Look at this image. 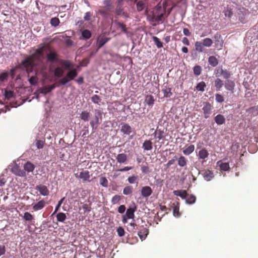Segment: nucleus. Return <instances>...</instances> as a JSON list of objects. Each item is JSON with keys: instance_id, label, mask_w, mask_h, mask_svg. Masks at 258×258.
Listing matches in <instances>:
<instances>
[{"instance_id": "1", "label": "nucleus", "mask_w": 258, "mask_h": 258, "mask_svg": "<svg viewBox=\"0 0 258 258\" xmlns=\"http://www.w3.org/2000/svg\"><path fill=\"white\" fill-rule=\"evenodd\" d=\"M43 55V47L37 49L35 52L26 57L21 62V65L25 69L27 73H32L34 68L35 60H39Z\"/></svg>"}, {"instance_id": "2", "label": "nucleus", "mask_w": 258, "mask_h": 258, "mask_svg": "<svg viewBox=\"0 0 258 258\" xmlns=\"http://www.w3.org/2000/svg\"><path fill=\"white\" fill-rule=\"evenodd\" d=\"M47 60L49 62L53 63L59 62L66 70H70L73 68L74 64L68 60H59L58 54L55 51H50L46 55Z\"/></svg>"}, {"instance_id": "3", "label": "nucleus", "mask_w": 258, "mask_h": 258, "mask_svg": "<svg viewBox=\"0 0 258 258\" xmlns=\"http://www.w3.org/2000/svg\"><path fill=\"white\" fill-rule=\"evenodd\" d=\"M165 9L161 7H156L151 14L147 16L148 20L151 22L159 23L162 22L163 20V16L165 14Z\"/></svg>"}, {"instance_id": "4", "label": "nucleus", "mask_w": 258, "mask_h": 258, "mask_svg": "<svg viewBox=\"0 0 258 258\" xmlns=\"http://www.w3.org/2000/svg\"><path fill=\"white\" fill-rule=\"evenodd\" d=\"M78 75L77 69H71L67 72L66 75L58 81V83L60 85H65L70 81L74 80Z\"/></svg>"}, {"instance_id": "5", "label": "nucleus", "mask_w": 258, "mask_h": 258, "mask_svg": "<svg viewBox=\"0 0 258 258\" xmlns=\"http://www.w3.org/2000/svg\"><path fill=\"white\" fill-rule=\"evenodd\" d=\"M213 43V41L209 38H206L202 41H197L195 43V49L199 52L204 51V47H210Z\"/></svg>"}, {"instance_id": "6", "label": "nucleus", "mask_w": 258, "mask_h": 258, "mask_svg": "<svg viewBox=\"0 0 258 258\" xmlns=\"http://www.w3.org/2000/svg\"><path fill=\"white\" fill-rule=\"evenodd\" d=\"M123 0H106L104 1V4L107 7L108 9L110 10L112 4H116V13L117 15H120L123 12V10L121 8Z\"/></svg>"}, {"instance_id": "7", "label": "nucleus", "mask_w": 258, "mask_h": 258, "mask_svg": "<svg viewBox=\"0 0 258 258\" xmlns=\"http://www.w3.org/2000/svg\"><path fill=\"white\" fill-rule=\"evenodd\" d=\"M102 113L100 110H95L94 117L90 122L93 130L97 128V125L100 123V120L102 119Z\"/></svg>"}, {"instance_id": "8", "label": "nucleus", "mask_w": 258, "mask_h": 258, "mask_svg": "<svg viewBox=\"0 0 258 258\" xmlns=\"http://www.w3.org/2000/svg\"><path fill=\"white\" fill-rule=\"evenodd\" d=\"M46 67L42 61H40L38 63L34 62V68L33 70L36 72V75L38 74H41L44 76L46 74Z\"/></svg>"}, {"instance_id": "9", "label": "nucleus", "mask_w": 258, "mask_h": 258, "mask_svg": "<svg viewBox=\"0 0 258 258\" xmlns=\"http://www.w3.org/2000/svg\"><path fill=\"white\" fill-rule=\"evenodd\" d=\"M213 109V106L209 102H204L202 110L205 118L207 119L210 117Z\"/></svg>"}, {"instance_id": "10", "label": "nucleus", "mask_w": 258, "mask_h": 258, "mask_svg": "<svg viewBox=\"0 0 258 258\" xmlns=\"http://www.w3.org/2000/svg\"><path fill=\"white\" fill-rule=\"evenodd\" d=\"M110 39V38L106 37L103 35H99L97 39V49L101 48Z\"/></svg>"}, {"instance_id": "11", "label": "nucleus", "mask_w": 258, "mask_h": 258, "mask_svg": "<svg viewBox=\"0 0 258 258\" xmlns=\"http://www.w3.org/2000/svg\"><path fill=\"white\" fill-rule=\"evenodd\" d=\"M199 160H202V163L206 162V159L209 157V153L205 148H201L198 154Z\"/></svg>"}, {"instance_id": "12", "label": "nucleus", "mask_w": 258, "mask_h": 258, "mask_svg": "<svg viewBox=\"0 0 258 258\" xmlns=\"http://www.w3.org/2000/svg\"><path fill=\"white\" fill-rule=\"evenodd\" d=\"M75 176L77 178L82 179L84 182L86 181H90L89 179L90 178V172L88 170H82L80 172L79 175L76 174Z\"/></svg>"}, {"instance_id": "13", "label": "nucleus", "mask_w": 258, "mask_h": 258, "mask_svg": "<svg viewBox=\"0 0 258 258\" xmlns=\"http://www.w3.org/2000/svg\"><path fill=\"white\" fill-rule=\"evenodd\" d=\"M113 23L115 26L116 27V29H120L121 31L125 34L128 33L126 25L124 24L119 22L117 20H115L113 22Z\"/></svg>"}, {"instance_id": "14", "label": "nucleus", "mask_w": 258, "mask_h": 258, "mask_svg": "<svg viewBox=\"0 0 258 258\" xmlns=\"http://www.w3.org/2000/svg\"><path fill=\"white\" fill-rule=\"evenodd\" d=\"M56 86H58V85L53 84L51 85L45 86L39 89L40 93L45 95L53 90Z\"/></svg>"}, {"instance_id": "15", "label": "nucleus", "mask_w": 258, "mask_h": 258, "mask_svg": "<svg viewBox=\"0 0 258 258\" xmlns=\"http://www.w3.org/2000/svg\"><path fill=\"white\" fill-rule=\"evenodd\" d=\"M11 171L16 175L21 177L26 176L25 171L23 170H21L17 165L14 166L13 167H12L11 169Z\"/></svg>"}, {"instance_id": "16", "label": "nucleus", "mask_w": 258, "mask_h": 258, "mask_svg": "<svg viewBox=\"0 0 258 258\" xmlns=\"http://www.w3.org/2000/svg\"><path fill=\"white\" fill-rule=\"evenodd\" d=\"M35 188L42 196H46L49 195V190L45 185L42 184L37 185L36 186Z\"/></svg>"}, {"instance_id": "17", "label": "nucleus", "mask_w": 258, "mask_h": 258, "mask_svg": "<svg viewBox=\"0 0 258 258\" xmlns=\"http://www.w3.org/2000/svg\"><path fill=\"white\" fill-rule=\"evenodd\" d=\"M141 192L143 197L148 198L152 195L153 191L150 186H145L142 188Z\"/></svg>"}, {"instance_id": "18", "label": "nucleus", "mask_w": 258, "mask_h": 258, "mask_svg": "<svg viewBox=\"0 0 258 258\" xmlns=\"http://www.w3.org/2000/svg\"><path fill=\"white\" fill-rule=\"evenodd\" d=\"M132 127L127 123L122 124L120 128V132L124 135H129L132 132Z\"/></svg>"}, {"instance_id": "19", "label": "nucleus", "mask_w": 258, "mask_h": 258, "mask_svg": "<svg viewBox=\"0 0 258 258\" xmlns=\"http://www.w3.org/2000/svg\"><path fill=\"white\" fill-rule=\"evenodd\" d=\"M224 85L225 88L227 90L231 92V93H233L235 86V83L233 81L231 80H227L225 82Z\"/></svg>"}, {"instance_id": "20", "label": "nucleus", "mask_w": 258, "mask_h": 258, "mask_svg": "<svg viewBox=\"0 0 258 258\" xmlns=\"http://www.w3.org/2000/svg\"><path fill=\"white\" fill-rule=\"evenodd\" d=\"M149 234V230L145 227H142L138 232V235L141 240H143L146 239L148 234Z\"/></svg>"}, {"instance_id": "21", "label": "nucleus", "mask_w": 258, "mask_h": 258, "mask_svg": "<svg viewBox=\"0 0 258 258\" xmlns=\"http://www.w3.org/2000/svg\"><path fill=\"white\" fill-rule=\"evenodd\" d=\"M46 205V202L44 200H41L37 202V203L35 204L33 206V210L34 211H37L39 210H41Z\"/></svg>"}, {"instance_id": "22", "label": "nucleus", "mask_w": 258, "mask_h": 258, "mask_svg": "<svg viewBox=\"0 0 258 258\" xmlns=\"http://www.w3.org/2000/svg\"><path fill=\"white\" fill-rule=\"evenodd\" d=\"M217 164L220 167L221 171H227L229 170V164L227 162H223L222 161L220 160L217 162Z\"/></svg>"}, {"instance_id": "23", "label": "nucleus", "mask_w": 258, "mask_h": 258, "mask_svg": "<svg viewBox=\"0 0 258 258\" xmlns=\"http://www.w3.org/2000/svg\"><path fill=\"white\" fill-rule=\"evenodd\" d=\"M214 37L215 39H217L215 41V46L218 50H221L223 45V41L222 40H219V39L221 38V36L219 34H216L215 35Z\"/></svg>"}, {"instance_id": "24", "label": "nucleus", "mask_w": 258, "mask_h": 258, "mask_svg": "<svg viewBox=\"0 0 258 258\" xmlns=\"http://www.w3.org/2000/svg\"><path fill=\"white\" fill-rule=\"evenodd\" d=\"M4 92V95L5 96V98L7 100H10L14 97V91L8 89V88L4 89L2 90V92Z\"/></svg>"}, {"instance_id": "25", "label": "nucleus", "mask_w": 258, "mask_h": 258, "mask_svg": "<svg viewBox=\"0 0 258 258\" xmlns=\"http://www.w3.org/2000/svg\"><path fill=\"white\" fill-rule=\"evenodd\" d=\"M147 7L146 0L139 1L137 3V9L138 12L143 11Z\"/></svg>"}, {"instance_id": "26", "label": "nucleus", "mask_w": 258, "mask_h": 258, "mask_svg": "<svg viewBox=\"0 0 258 258\" xmlns=\"http://www.w3.org/2000/svg\"><path fill=\"white\" fill-rule=\"evenodd\" d=\"M63 69L65 70L63 67H56L54 70V75L55 77H57V78L61 77L64 74Z\"/></svg>"}, {"instance_id": "27", "label": "nucleus", "mask_w": 258, "mask_h": 258, "mask_svg": "<svg viewBox=\"0 0 258 258\" xmlns=\"http://www.w3.org/2000/svg\"><path fill=\"white\" fill-rule=\"evenodd\" d=\"M214 120L218 125H221L225 122V118L222 114H218L214 117Z\"/></svg>"}, {"instance_id": "28", "label": "nucleus", "mask_w": 258, "mask_h": 258, "mask_svg": "<svg viewBox=\"0 0 258 258\" xmlns=\"http://www.w3.org/2000/svg\"><path fill=\"white\" fill-rule=\"evenodd\" d=\"M24 169L25 171L32 172L35 169V166L31 162L28 161L24 164Z\"/></svg>"}, {"instance_id": "29", "label": "nucleus", "mask_w": 258, "mask_h": 258, "mask_svg": "<svg viewBox=\"0 0 258 258\" xmlns=\"http://www.w3.org/2000/svg\"><path fill=\"white\" fill-rule=\"evenodd\" d=\"M116 159L118 163H124L127 161V155L124 153L119 154L117 155Z\"/></svg>"}, {"instance_id": "30", "label": "nucleus", "mask_w": 258, "mask_h": 258, "mask_svg": "<svg viewBox=\"0 0 258 258\" xmlns=\"http://www.w3.org/2000/svg\"><path fill=\"white\" fill-rule=\"evenodd\" d=\"M142 148L145 151H149L152 149V143L151 140H146L143 143Z\"/></svg>"}, {"instance_id": "31", "label": "nucleus", "mask_w": 258, "mask_h": 258, "mask_svg": "<svg viewBox=\"0 0 258 258\" xmlns=\"http://www.w3.org/2000/svg\"><path fill=\"white\" fill-rule=\"evenodd\" d=\"M203 176L205 180L210 181L214 177V173L212 171L207 170L204 172Z\"/></svg>"}, {"instance_id": "32", "label": "nucleus", "mask_w": 258, "mask_h": 258, "mask_svg": "<svg viewBox=\"0 0 258 258\" xmlns=\"http://www.w3.org/2000/svg\"><path fill=\"white\" fill-rule=\"evenodd\" d=\"M154 137L158 139V140H161L165 138L164 135V132L161 130H156L154 134Z\"/></svg>"}, {"instance_id": "33", "label": "nucleus", "mask_w": 258, "mask_h": 258, "mask_svg": "<svg viewBox=\"0 0 258 258\" xmlns=\"http://www.w3.org/2000/svg\"><path fill=\"white\" fill-rule=\"evenodd\" d=\"M174 195L179 196L182 199H185L187 196V193L185 190H176L173 191Z\"/></svg>"}, {"instance_id": "34", "label": "nucleus", "mask_w": 258, "mask_h": 258, "mask_svg": "<svg viewBox=\"0 0 258 258\" xmlns=\"http://www.w3.org/2000/svg\"><path fill=\"white\" fill-rule=\"evenodd\" d=\"M178 165L181 167L185 166L187 164V160L183 156H180L177 160Z\"/></svg>"}, {"instance_id": "35", "label": "nucleus", "mask_w": 258, "mask_h": 258, "mask_svg": "<svg viewBox=\"0 0 258 258\" xmlns=\"http://www.w3.org/2000/svg\"><path fill=\"white\" fill-rule=\"evenodd\" d=\"M214 85L217 91H220L223 86V81L219 78L216 79L214 81Z\"/></svg>"}, {"instance_id": "36", "label": "nucleus", "mask_w": 258, "mask_h": 258, "mask_svg": "<svg viewBox=\"0 0 258 258\" xmlns=\"http://www.w3.org/2000/svg\"><path fill=\"white\" fill-rule=\"evenodd\" d=\"M90 116V112H89L87 111H82L80 115V118L84 121H89Z\"/></svg>"}, {"instance_id": "37", "label": "nucleus", "mask_w": 258, "mask_h": 258, "mask_svg": "<svg viewBox=\"0 0 258 258\" xmlns=\"http://www.w3.org/2000/svg\"><path fill=\"white\" fill-rule=\"evenodd\" d=\"M208 62L210 65L212 67H216L218 64V60L214 56H211L208 58Z\"/></svg>"}, {"instance_id": "38", "label": "nucleus", "mask_w": 258, "mask_h": 258, "mask_svg": "<svg viewBox=\"0 0 258 258\" xmlns=\"http://www.w3.org/2000/svg\"><path fill=\"white\" fill-rule=\"evenodd\" d=\"M145 101L148 105L153 106L155 100L152 95H148L145 97Z\"/></svg>"}, {"instance_id": "39", "label": "nucleus", "mask_w": 258, "mask_h": 258, "mask_svg": "<svg viewBox=\"0 0 258 258\" xmlns=\"http://www.w3.org/2000/svg\"><path fill=\"white\" fill-rule=\"evenodd\" d=\"M195 150V146L194 145H190L186 148L183 151V153L185 155H189L191 154Z\"/></svg>"}, {"instance_id": "40", "label": "nucleus", "mask_w": 258, "mask_h": 258, "mask_svg": "<svg viewBox=\"0 0 258 258\" xmlns=\"http://www.w3.org/2000/svg\"><path fill=\"white\" fill-rule=\"evenodd\" d=\"M186 198V203L188 204H193L196 201V197L193 195L187 194Z\"/></svg>"}, {"instance_id": "41", "label": "nucleus", "mask_w": 258, "mask_h": 258, "mask_svg": "<svg viewBox=\"0 0 258 258\" xmlns=\"http://www.w3.org/2000/svg\"><path fill=\"white\" fill-rule=\"evenodd\" d=\"M23 219L26 221L31 222L34 219V216L31 213L28 212L24 213L23 216Z\"/></svg>"}, {"instance_id": "42", "label": "nucleus", "mask_w": 258, "mask_h": 258, "mask_svg": "<svg viewBox=\"0 0 258 258\" xmlns=\"http://www.w3.org/2000/svg\"><path fill=\"white\" fill-rule=\"evenodd\" d=\"M135 210L133 208H129L128 209H127L125 214V216L127 217V218L133 219L135 217Z\"/></svg>"}, {"instance_id": "43", "label": "nucleus", "mask_w": 258, "mask_h": 258, "mask_svg": "<svg viewBox=\"0 0 258 258\" xmlns=\"http://www.w3.org/2000/svg\"><path fill=\"white\" fill-rule=\"evenodd\" d=\"M220 75H222L224 79L228 80V79L231 77V74L228 71L221 69Z\"/></svg>"}, {"instance_id": "44", "label": "nucleus", "mask_w": 258, "mask_h": 258, "mask_svg": "<svg viewBox=\"0 0 258 258\" xmlns=\"http://www.w3.org/2000/svg\"><path fill=\"white\" fill-rule=\"evenodd\" d=\"M67 218L66 214L63 213H58L56 215V219L57 221L63 222Z\"/></svg>"}, {"instance_id": "45", "label": "nucleus", "mask_w": 258, "mask_h": 258, "mask_svg": "<svg viewBox=\"0 0 258 258\" xmlns=\"http://www.w3.org/2000/svg\"><path fill=\"white\" fill-rule=\"evenodd\" d=\"M82 36L83 39H88L91 37V32L89 30H84L82 32Z\"/></svg>"}, {"instance_id": "46", "label": "nucleus", "mask_w": 258, "mask_h": 258, "mask_svg": "<svg viewBox=\"0 0 258 258\" xmlns=\"http://www.w3.org/2000/svg\"><path fill=\"white\" fill-rule=\"evenodd\" d=\"M206 87V83L202 81L199 83L196 87V90L199 91L203 92L205 90V88Z\"/></svg>"}, {"instance_id": "47", "label": "nucleus", "mask_w": 258, "mask_h": 258, "mask_svg": "<svg viewBox=\"0 0 258 258\" xmlns=\"http://www.w3.org/2000/svg\"><path fill=\"white\" fill-rule=\"evenodd\" d=\"M133 191V187L131 185L126 186L123 190V194L124 195H131Z\"/></svg>"}, {"instance_id": "48", "label": "nucleus", "mask_w": 258, "mask_h": 258, "mask_svg": "<svg viewBox=\"0 0 258 258\" xmlns=\"http://www.w3.org/2000/svg\"><path fill=\"white\" fill-rule=\"evenodd\" d=\"M152 39L155 44L158 48H160L163 47L162 42L160 40V39L157 37L153 36Z\"/></svg>"}, {"instance_id": "49", "label": "nucleus", "mask_w": 258, "mask_h": 258, "mask_svg": "<svg viewBox=\"0 0 258 258\" xmlns=\"http://www.w3.org/2000/svg\"><path fill=\"white\" fill-rule=\"evenodd\" d=\"M164 97L166 98H169L172 95V93L171 92V89L170 88H166L162 90Z\"/></svg>"}, {"instance_id": "50", "label": "nucleus", "mask_w": 258, "mask_h": 258, "mask_svg": "<svg viewBox=\"0 0 258 258\" xmlns=\"http://www.w3.org/2000/svg\"><path fill=\"white\" fill-rule=\"evenodd\" d=\"M50 23L53 27H57L60 23L59 20L58 18L54 17L51 19Z\"/></svg>"}, {"instance_id": "51", "label": "nucleus", "mask_w": 258, "mask_h": 258, "mask_svg": "<svg viewBox=\"0 0 258 258\" xmlns=\"http://www.w3.org/2000/svg\"><path fill=\"white\" fill-rule=\"evenodd\" d=\"M38 81V79L36 76H32L29 79V82L31 85H36Z\"/></svg>"}, {"instance_id": "52", "label": "nucleus", "mask_w": 258, "mask_h": 258, "mask_svg": "<svg viewBox=\"0 0 258 258\" xmlns=\"http://www.w3.org/2000/svg\"><path fill=\"white\" fill-rule=\"evenodd\" d=\"M91 100L94 103L99 104L101 101V99L99 96L97 95H94L91 97Z\"/></svg>"}, {"instance_id": "53", "label": "nucleus", "mask_w": 258, "mask_h": 258, "mask_svg": "<svg viewBox=\"0 0 258 258\" xmlns=\"http://www.w3.org/2000/svg\"><path fill=\"white\" fill-rule=\"evenodd\" d=\"M9 76V73L8 72H3L0 74V83L4 82L7 80Z\"/></svg>"}, {"instance_id": "54", "label": "nucleus", "mask_w": 258, "mask_h": 258, "mask_svg": "<svg viewBox=\"0 0 258 258\" xmlns=\"http://www.w3.org/2000/svg\"><path fill=\"white\" fill-rule=\"evenodd\" d=\"M100 184L103 187H107L108 186V180L105 177H101L99 180Z\"/></svg>"}, {"instance_id": "55", "label": "nucleus", "mask_w": 258, "mask_h": 258, "mask_svg": "<svg viewBox=\"0 0 258 258\" xmlns=\"http://www.w3.org/2000/svg\"><path fill=\"white\" fill-rule=\"evenodd\" d=\"M202 68L200 66H196L194 68V73L196 76H199L201 74Z\"/></svg>"}, {"instance_id": "56", "label": "nucleus", "mask_w": 258, "mask_h": 258, "mask_svg": "<svg viewBox=\"0 0 258 258\" xmlns=\"http://www.w3.org/2000/svg\"><path fill=\"white\" fill-rule=\"evenodd\" d=\"M215 100L218 103H222L224 101L223 96L220 94H216L215 95Z\"/></svg>"}, {"instance_id": "57", "label": "nucleus", "mask_w": 258, "mask_h": 258, "mask_svg": "<svg viewBox=\"0 0 258 258\" xmlns=\"http://www.w3.org/2000/svg\"><path fill=\"white\" fill-rule=\"evenodd\" d=\"M121 200V197L118 195L114 196L111 200V202L113 204H117Z\"/></svg>"}, {"instance_id": "58", "label": "nucleus", "mask_w": 258, "mask_h": 258, "mask_svg": "<svg viewBox=\"0 0 258 258\" xmlns=\"http://www.w3.org/2000/svg\"><path fill=\"white\" fill-rule=\"evenodd\" d=\"M138 179V176H132L128 178L127 181L131 184H133L135 183Z\"/></svg>"}, {"instance_id": "59", "label": "nucleus", "mask_w": 258, "mask_h": 258, "mask_svg": "<svg viewBox=\"0 0 258 258\" xmlns=\"http://www.w3.org/2000/svg\"><path fill=\"white\" fill-rule=\"evenodd\" d=\"M44 142L41 140H36V146L39 149H42L43 147Z\"/></svg>"}, {"instance_id": "60", "label": "nucleus", "mask_w": 258, "mask_h": 258, "mask_svg": "<svg viewBox=\"0 0 258 258\" xmlns=\"http://www.w3.org/2000/svg\"><path fill=\"white\" fill-rule=\"evenodd\" d=\"M64 199V198H62L60 201H58L57 205H56L54 212H53V214H55L59 210L60 207L61 206V205L62 204L63 200Z\"/></svg>"}, {"instance_id": "61", "label": "nucleus", "mask_w": 258, "mask_h": 258, "mask_svg": "<svg viewBox=\"0 0 258 258\" xmlns=\"http://www.w3.org/2000/svg\"><path fill=\"white\" fill-rule=\"evenodd\" d=\"M117 232L120 237L123 236L125 233L124 229L122 227H119L117 228Z\"/></svg>"}, {"instance_id": "62", "label": "nucleus", "mask_w": 258, "mask_h": 258, "mask_svg": "<svg viewBox=\"0 0 258 258\" xmlns=\"http://www.w3.org/2000/svg\"><path fill=\"white\" fill-rule=\"evenodd\" d=\"M173 215L174 216L178 217L180 215L179 212V207L175 206L173 208Z\"/></svg>"}, {"instance_id": "63", "label": "nucleus", "mask_w": 258, "mask_h": 258, "mask_svg": "<svg viewBox=\"0 0 258 258\" xmlns=\"http://www.w3.org/2000/svg\"><path fill=\"white\" fill-rule=\"evenodd\" d=\"M91 16H92L91 13L90 12H88L85 13L84 19L85 21H88L90 20Z\"/></svg>"}, {"instance_id": "64", "label": "nucleus", "mask_w": 258, "mask_h": 258, "mask_svg": "<svg viewBox=\"0 0 258 258\" xmlns=\"http://www.w3.org/2000/svg\"><path fill=\"white\" fill-rule=\"evenodd\" d=\"M125 209H126V208L124 205H120L118 208V212L119 213L122 214L125 212Z\"/></svg>"}]
</instances>
